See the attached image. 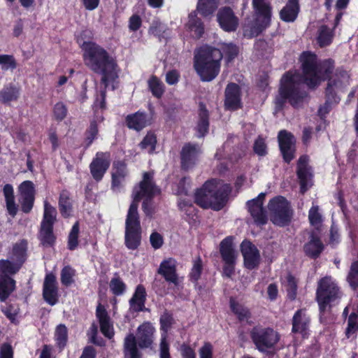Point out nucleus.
I'll list each match as a JSON object with an SVG mask.
<instances>
[{"label":"nucleus","instance_id":"1","mask_svg":"<svg viewBox=\"0 0 358 358\" xmlns=\"http://www.w3.org/2000/svg\"><path fill=\"white\" fill-rule=\"evenodd\" d=\"M92 38V32L85 29L81 31L77 42L83 51L85 64L92 72L101 76V83L106 87L111 86L112 90L118 87L119 66L115 57L96 42L86 41Z\"/></svg>","mask_w":358,"mask_h":358},{"label":"nucleus","instance_id":"2","mask_svg":"<svg viewBox=\"0 0 358 358\" xmlns=\"http://www.w3.org/2000/svg\"><path fill=\"white\" fill-rule=\"evenodd\" d=\"M160 189L156 186L152 172H145L142 180L133 189V200L125 220L124 245L128 250H136L141 245L142 227L138 214V203L143 198H154Z\"/></svg>","mask_w":358,"mask_h":358},{"label":"nucleus","instance_id":"3","mask_svg":"<svg viewBox=\"0 0 358 358\" xmlns=\"http://www.w3.org/2000/svg\"><path fill=\"white\" fill-rule=\"evenodd\" d=\"M303 83L310 90L317 88L322 82L333 80L332 73L335 61L325 59L317 62V55L310 51H303L299 57Z\"/></svg>","mask_w":358,"mask_h":358},{"label":"nucleus","instance_id":"4","mask_svg":"<svg viewBox=\"0 0 358 358\" xmlns=\"http://www.w3.org/2000/svg\"><path fill=\"white\" fill-rule=\"evenodd\" d=\"M231 192L229 184L219 186V180L212 178L206 180L194 193V203L203 209L222 210L227 204Z\"/></svg>","mask_w":358,"mask_h":358},{"label":"nucleus","instance_id":"5","mask_svg":"<svg viewBox=\"0 0 358 358\" xmlns=\"http://www.w3.org/2000/svg\"><path fill=\"white\" fill-rule=\"evenodd\" d=\"M221 61L222 55L218 48L205 45L194 53V68L202 81L210 82L218 76Z\"/></svg>","mask_w":358,"mask_h":358},{"label":"nucleus","instance_id":"6","mask_svg":"<svg viewBox=\"0 0 358 358\" xmlns=\"http://www.w3.org/2000/svg\"><path fill=\"white\" fill-rule=\"evenodd\" d=\"M310 98L308 92L296 80L295 76L291 71H287L280 80L276 105L283 108L289 103L294 108L301 107Z\"/></svg>","mask_w":358,"mask_h":358},{"label":"nucleus","instance_id":"7","mask_svg":"<svg viewBox=\"0 0 358 358\" xmlns=\"http://www.w3.org/2000/svg\"><path fill=\"white\" fill-rule=\"evenodd\" d=\"M155 329L150 322L141 324L136 331V336L129 334L124 340V358H142L138 350L151 348L154 339Z\"/></svg>","mask_w":358,"mask_h":358},{"label":"nucleus","instance_id":"8","mask_svg":"<svg viewBox=\"0 0 358 358\" xmlns=\"http://www.w3.org/2000/svg\"><path fill=\"white\" fill-rule=\"evenodd\" d=\"M343 293L338 282L331 276L321 278L317 282L315 292V301L317 303L320 314L325 313L327 310L338 305Z\"/></svg>","mask_w":358,"mask_h":358},{"label":"nucleus","instance_id":"9","mask_svg":"<svg viewBox=\"0 0 358 358\" xmlns=\"http://www.w3.org/2000/svg\"><path fill=\"white\" fill-rule=\"evenodd\" d=\"M255 348L262 353H273L280 339V335L271 327L255 326L250 332Z\"/></svg>","mask_w":358,"mask_h":358},{"label":"nucleus","instance_id":"10","mask_svg":"<svg viewBox=\"0 0 358 358\" xmlns=\"http://www.w3.org/2000/svg\"><path fill=\"white\" fill-rule=\"evenodd\" d=\"M268 209L272 223L280 227L288 226L293 218L294 211L290 202L282 196H276L269 200Z\"/></svg>","mask_w":358,"mask_h":358},{"label":"nucleus","instance_id":"11","mask_svg":"<svg viewBox=\"0 0 358 358\" xmlns=\"http://www.w3.org/2000/svg\"><path fill=\"white\" fill-rule=\"evenodd\" d=\"M252 6L257 15L255 28L257 32L260 33L271 24L272 8L264 0H252Z\"/></svg>","mask_w":358,"mask_h":358},{"label":"nucleus","instance_id":"12","mask_svg":"<svg viewBox=\"0 0 358 358\" xmlns=\"http://www.w3.org/2000/svg\"><path fill=\"white\" fill-rule=\"evenodd\" d=\"M278 141L284 162L290 164L295 158L296 154L294 136L287 130H280L278 134Z\"/></svg>","mask_w":358,"mask_h":358},{"label":"nucleus","instance_id":"13","mask_svg":"<svg viewBox=\"0 0 358 358\" xmlns=\"http://www.w3.org/2000/svg\"><path fill=\"white\" fill-rule=\"evenodd\" d=\"M265 196V193L262 192L256 198L249 200L246 203L248 212L257 226H264L268 222L266 210L264 208Z\"/></svg>","mask_w":358,"mask_h":358},{"label":"nucleus","instance_id":"14","mask_svg":"<svg viewBox=\"0 0 358 358\" xmlns=\"http://www.w3.org/2000/svg\"><path fill=\"white\" fill-rule=\"evenodd\" d=\"M153 117L144 110L138 111L127 115L124 118L125 126L131 130L137 132L141 131L145 128L152 125Z\"/></svg>","mask_w":358,"mask_h":358},{"label":"nucleus","instance_id":"15","mask_svg":"<svg viewBox=\"0 0 358 358\" xmlns=\"http://www.w3.org/2000/svg\"><path fill=\"white\" fill-rule=\"evenodd\" d=\"M217 22L220 27L226 32H234L238 27L239 19L229 6L220 8L217 13Z\"/></svg>","mask_w":358,"mask_h":358},{"label":"nucleus","instance_id":"16","mask_svg":"<svg viewBox=\"0 0 358 358\" xmlns=\"http://www.w3.org/2000/svg\"><path fill=\"white\" fill-rule=\"evenodd\" d=\"M20 195V203L21 210L29 213L34 204L36 189L34 184L31 180H24L19 185Z\"/></svg>","mask_w":358,"mask_h":358},{"label":"nucleus","instance_id":"17","mask_svg":"<svg viewBox=\"0 0 358 358\" xmlns=\"http://www.w3.org/2000/svg\"><path fill=\"white\" fill-rule=\"evenodd\" d=\"M244 266L248 270L257 268L260 264V254L257 248L250 241L244 240L241 244Z\"/></svg>","mask_w":358,"mask_h":358},{"label":"nucleus","instance_id":"18","mask_svg":"<svg viewBox=\"0 0 358 358\" xmlns=\"http://www.w3.org/2000/svg\"><path fill=\"white\" fill-rule=\"evenodd\" d=\"M310 321L306 309L297 310L292 320V333L299 334L303 339H307L310 336Z\"/></svg>","mask_w":358,"mask_h":358},{"label":"nucleus","instance_id":"19","mask_svg":"<svg viewBox=\"0 0 358 358\" xmlns=\"http://www.w3.org/2000/svg\"><path fill=\"white\" fill-rule=\"evenodd\" d=\"M241 89L235 83H229L224 91V107L227 110L235 111L243 108Z\"/></svg>","mask_w":358,"mask_h":358},{"label":"nucleus","instance_id":"20","mask_svg":"<svg viewBox=\"0 0 358 358\" xmlns=\"http://www.w3.org/2000/svg\"><path fill=\"white\" fill-rule=\"evenodd\" d=\"M43 298L50 306H55L59 301V289L55 274L50 273L45 275L43 284Z\"/></svg>","mask_w":358,"mask_h":358},{"label":"nucleus","instance_id":"21","mask_svg":"<svg viewBox=\"0 0 358 358\" xmlns=\"http://www.w3.org/2000/svg\"><path fill=\"white\" fill-rule=\"evenodd\" d=\"M110 164L109 152H97L96 157L90 164V173L96 181H101Z\"/></svg>","mask_w":358,"mask_h":358},{"label":"nucleus","instance_id":"22","mask_svg":"<svg viewBox=\"0 0 358 358\" xmlns=\"http://www.w3.org/2000/svg\"><path fill=\"white\" fill-rule=\"evenodd\" d=\"M199 152L200 149L197 144L185 143L180 151L181 169L187 171L193 168L196 164Z\"/></svg>","mask_w":358,"mask_h":358},{"label":"nucleus","instance_id":"23","mask_svg":"<svg viewBox=\"0 0 358 358\" xmlns=\"http://www.w3.org/2000/svg\"><path fill=\"white\" fill-rule=\"evenodd\" d=\"M311 166H309V156L302 155L296 163V176L299 180L300 192L304 194L308 190V178L313 176Z\"/></svg>","mask_w":358,"mask_h":358},{"label":"nucleus","instance_id":"24","mask_svg":"<svg viewBox=\"0 0 358 358\" xmlns=\"http://www.w3.org/2000/svg\"><path fill=\"white\" fill-rule=\"evenodd\" d=\"M157 273L162 275L166 282L173 284L176 287L179 285L177 262L174 258L169 257L164 259L159 264Z\"/></svg>","mask_w":358,"mask_h":358},{"label":"nucleus","instance_id":"25","mask_svg":"<svg viewBox=\"0 0 358 358\" xmlns=\"http://www.w3.org/2000/svg\"><path fill=\"white\" fill-rule=\"evenodd\" d=\"M113 169L110 188L114 192H120L128 175L127 164L121 160L114 162Z\"/></svg>","mask_w":358,"mask_h":358},{"label":"nucleus","instance_id":"26","mask_svg":"<svg viewBox=\"0 0 358 358\" xmlns=\"http://www.w3.org/2000/svg\"><path fill=\"white\" fill-rule=\"evenodd\" d=\"M324 249L320 236L314 231L309 235V240L303 245V250L306 256L310 259H317Z\"/></svg>","mask_w":358,"mask_h":358},{"label":"nucleus","instance_id":"27","mask_svg":"<svg viewBox=\"0 0 358 358\" xmlns=\"http://www.w3.org/2000/svg\"><path fill=\"white\" fill-rule=\"evenodd\" d=\"M147 292L143 285H138L131 298L129 301L130 310L134 313L145 312L148 310L145 308Z\"/></svg>","mask_w":358,"mask_h":358},{"label":"nucleus","instance_id":"28","mask_svg":"<svg viewBox=\"0 0 358 358\" xmlns=\"http://www.w3.org/2000/svg\"><path fill=\"white\" fill-rule=\"evenodd\" d=\"M96 316L99 322L101 332L105 337L112 338L114 336L113 324L106 309L100 303L96 306Z\"/></svg>","mask_w":358,"mask_h":358},{"label":"nucleus","instance_id":"29","mask_svg":"<svg viewBox=\"0 0 358 358\" xmlns=\"http://www.w3.org/2000/svg\"><path fill=\"white\" fill-rule=\"evenodd\" d=\"M300 12L299 0H288L285 6L280 10L279 15L285 22H294L298 17Z\"/></svg>","mask_w":358,"mask_h":358},{"label":"nucleus","instance_id":"30","mask_svg":"<svg viewBox=\"0 0 358 358\" xmlns=\"http://www.w3.org/2000/svg\"><path fill=\"white\" fill-rule=\"evenodd\" d=\"M37 238L40 245L44 248H54L57 243L54 227L40 226Z\"/></svg>","mask_w":358,"mask_h":358},{"label":"nucleus","instance_id":"31","mask_svg":"<svg viewBox=\"0 0 358 358\" xmlns=\"http://www.w3.org/2000/svg\"><path fill=\"white\" fill-rule=\"evenodd\" d=\"M199 120L196 124V130L198 133L197 137H204L209 131V112L206 105L200 102L199 105Z\"/></svg>","mask_w":358,"mask_h":358},{"label":"nucleus","instance_id":"32","mask_svg":"<svg viewBox=\"0 0 358 358\" xmlns=\"http://www.w3.org/2000/svg\"><path fill=\"white\" fill-rule=\"evenodd\" d=\"M21 89L14 83H8L0 90V102L8 105L11 102L17 101L20 96Z\"/></svg>","mask_w":358,"mask_h":358},{"label":"nucleus","instance_id":"33","mask_svg":"<svg viewBox=\"0 0 358 358\" xmlns=\"http://www.w3.org/2000/svg\"><path fill=\"white\" fill-rule=\"evenodd\" d=\"M229 307L231 311L236 315L240 322H246L247 324L252 323L250 320L252 317V313L250 309L244 305L236 301L234 298L229 299Z\"/></svg>","mask_w":358,"mask_h":358},{"label":"nucleus","instance_id":"34","mask_svg":"<svg viewBox=\"0 0 358 358\" xmlns=\"http://www.w3.org/2000/svg\"><path fill=\"white\" fill-rule=\"evenodd\" d=\"M220 253L223 262H236V255L233 236H227L220 242Z\"/></svg>","mask_w":358,"mask_h":358},{"label":"nucleus","instance_id":"35","mask_svg":"<svg viewBox=\"0 0 358 358\" xmlns=\"http://www.w3.org/2000/svg\"><path fill=\"white\" fill-rule=\"evenodd\" d=\"M104 117L103 115L97 116L96 120H90V125L85 131V148H88L97 139L99 136V123L103 122Z\"/></svg>","mask_w":358,"mask_h":358},{"label":"nucleus","instance_id":"36","mask_svg":"<svg viewBox=\"0 0 358 358\" xmlns=\"http://www.w3.org/2000/svg\"><path fill=\"white\" fill-rule=\"evenodd\" d=\"M58 207L61 215L64 218L71 216L73 210V203L71 193L67 189H62L59 194Z\"/></svg>","mask_w":358,"mask_h":358},{"label":"nucleus","instance_id":"37","mask_svg":"<svg viewBox=\"0 0 358 358\" xmlns=\"http://www.w3.org/2000/svg\"><path fill=\"white\" fill-rule=\"evenodd\" d=\"M218 50L222 55V59L224 58L228 65L231 63L239 55V47L233 43H224Z\"/></svg>","mask_w":358,"mask_h":358},{"label":"nucleus","instance_id":"38","mask_svg":"<svg viewBox=\"0 0 358 358\" xmlns=\"http://www.w3.org/2000/svg\"><path fill=\"white\" fill-rule=\"evenodd\" d=\"M15 280L10 276L0 275V301H5L15 289Z\"/></svg>","mask_w":358,"mask_h":358},{"label":"nucleus","instance_id":"39","mask_svg":"<svg viewBox=\"0 0 358 358\" xmlns=\"http://www.w3.org/2000/svg\"><path fill=\"white\" fill-rule=\"evenodd\" d=\"M57 215L56 208L45 201L43 215L40 226L54 227L57 221Z\"/></svg>","mask_w":358,"mask_h":358},{"label":"nucleus","instance_id":"40","mask_svg":"<svg viewBox=\"0 0 358 358\" xmlns=\"http://www.w3.org/2000/svg\"><path fill=\"white\" fill-rule=\"evenodd\" d=\"M188 29L194 32L195 37L199 38L204 33V26L201 20L197 17L195 11L189 15Z\"/></svg>","mask_w":358,"mask_h":358},{"label":"nucleus","instance_id":"41","mask_svg":"<svg viewBox=\"0 0 358 358\" xmlns=\"http://www.w3.org/2000/svg\"><path fill=\"white\" fill-rule=\"evenodd\" d=\"M148 87L152 96L161 99L165 92V85L155 75H152L148 80Z\"/></svg>","mask_w":358,"mask_h":358},{"label":"nucleus","instance_id":"42","mask_svg":"<svg viewBox=\"0 0 358 358\" xmlns=\"http://www.w3.org/2000/svg\"><path fill=\"white\" fill-rule=\"evenodd\" d=\"M27 243L25 240H22L20 243H15L13 247L12 253L15 257L16 263L22 266L27 260Z\"/></svg>","mask_w":358,"mask_h":358},{"label":"nucleus","instance_id":"43","mask_svg":"<svg viewBox=\"0 0 358 358\" xmlns=\"http://www.w3.org/2000/svg\"><path fill=\"white\" fill-rule=\"evenodd\" d=\"M218 7V0H199L197 10L203 17L212 15Z\"/></svg>","mask_w":358,"mask_h":358},{"label":"nucleus","instance_id":"44","mask_svg":"<svg viewBox=\"0 0 358 358\" xmlns=\"http://www.w3.org/2000/svg\"><path fill=\"white\" fill-rule=\"evenodd\" d=\"M192 263V267L188 274V278L190 282L196 285L203 272V261L200 256H197L193 259Z\"/></svg>","mask_w":358,"mask_h":358},{"label":"nucleus","instance_id":"45","mask_svg":"<svg viewBox=\"0 0 358 358\" xmlns=\"http://www.w3.org/2000/svg\"><path fill=\"white\" fill-rule=\"evenodd\" d=\"M22 266L15 262L8 259L0 260V275L12 277L20 270Z\"/></svg>","mask_w":358,"mask_h":358},{"label":"nucleus","instance_id":"46","mask_svg":"<svg viewBox=\"0 0 358 358\" xmlns=\"http://www.w3.org/2000/svg\"><path fill=\"white\" fill-rule=\"evenodd\" d=\"M110 290L114 296H122L127 290V285L119 276L117 273L114 274L109 282Z\"/></svg>","mask_w":358,"mask_h":358},{"label":"nucleus","instance_id":"47","mask_svg":"<svg viewBox=\"0 0 358 358\" xmlns=\"http://www.w3.org/2000/svg\"><path fill=\"white\" fill-rule=\"evenodd\" d=\"M76 271L70 265L64 266L60 273V281L63 286L69 287L75 282Z\"/></svg>","mask_w":358,"mask_h":358},{"label":"nucleus","instance_id":"48","mask_svg":"<svg viewBox=\"0 0 358 358\" xmlns=\"http://www.w3.org/2000/svg\"><path fill=\"white\" fill-rule=\"evenodd\" d=\"M338 81L337 79L327 82L324 91L325 101L331 103H338L340 101V97L338 96L335 88L337 87Z\"/></svg>","mask_w":358,"mask_h":358},{"label":"nucleus","instance_id":"49","mask_svg":"<svg viewBox=\"0 0 358 358\" xmlns=\"http://www.w3.org/2000/svg\"><path fill=\"white\" fill-rule=\"evenodd\" d=\"M55 340L60 350H63L66 347L68 342V329L64 324H60L56 327Z\"/></svg>","mask_w":358,"mask_h":358},{"label":"nucleus","instance_id":"50","mask_svg":"<svg viewBox=\"0 0 358 358\" xmlns=\"http://www.w3.org/2000/svg\"><path fill=\"white\" fill-rule=\"evenodd\" d=\"M346 281L352 290L358 289V259L351 263Z\"/></svg>","mask_w":358,"mask_h":358},{"label":"nucleus","instance_id":"51","mask_svg":"<svg viewBox=\"0 0 358 358\" xmlns=\"http://www.w3.org/2000/svg\"><path fill=\"white\" fill-rule=\"evenodd\" d=\"M286 280L285 288L287 298L291 301H294L297 295L298 280L291 273L287 274Z\"/></svg>","mask_w":358,"mask_h":358},{"label":"nucleus","instance_id":"52","mask_svg":"<svg viewBox=\"0 0 358 358\" xmlns=\"http://www.w3.org/2000/svg\"><path fill=\"white\" fill-rule=\"evenodd\" d=\"M333 33L326 25H322L320 30L317 36V43L320 48H324L329 45L332 43Z\"/></svg>","mask_w":358,"mask_h":358},{"label":"nucleus","instance_id":"53","mask_svg":"<svg viewBox=\"0 0 358 358\" xmlns=\"http://www.w3.org/2000/svg\"><path fill=\"white\" fill-rule=\"evenodd\" d=\"M103 87V89H101L99 94H97L92 105L94 114H97L99 109L102 111L106 109V89L108 87H106L104 85Z\"/></svg>","mask_w":358,"mask_h":358},{"label":"nucleus","instance_id":"54","mask_svg":"<svg viewBox=\"0 0 358 358\" xmlns=\"http://www.w3.org/2000/svg\"><path fill=\"white\" fill-rule=\"evenodd\" d=\"M53 118L57 122L63 121L67 116L68 108L62 101L57 102L52 108Z\"/></svg>","mask_w":358,"mask_h":358},{"label":"nucleus","instance_id":"55","mask_svg":"<svg viewBox=\"0 0 358 358\" xmlns=\"http://www.w3.org/2000/svg\"><path fill=\"white\" fill-rule=\"evenodd\" d=\"M79 224L76 222L72 227L68 236L67 248L69 250H74L78 245Z\"/></svg>","mask_w":358,"mask_h":358},{"label":"nucleus","instance_id":"56","mask_svg":"<svg viewBox=\"0 0 358 358\" xmlns=\"http://www.w3.org/2000/svg\"><path fill=\"white\" fill-rule=\"evenodd\" d=\"M0 66L3 71L15 70L17 64L15 57L13 55H0Z\"/></svg>","mask_w":358,"mask_h":358},{"label":"nucleus","instance_id":"57","mask_svg":"<svg viewBox=\"0 0 358 358\" xmlns=\"http://www.w3.org/2000/svg\"><path fill=\"white\" fill-rule=\"evenodd\" d=\"M157 143V136L154 132L150 131L143 137L139 145L141 149H146L148 148H150V152L152 153L155 151L156 148Z\"/></svg>","mask_w":358,"mask_h":358},{"label":"nucleus","instance_id":"58","mask_svg":"<svg viewBox=\"0 0 358 358\" xmlns=\"http://www.w3.org/2000/svg\"><path fill=\"white\" fill-rule=\"evenodd\" d=\"M318 206H313L308 211V220L310 225L317 228L322 222V215Z\"/></svg>","mask_w":358,"mask_h":358},{"label":"nucleus","instance_id":"59","mask_svg":"<svg viewBox=\"0 0 358 358\" xmlns=\"http://www.w3.org/2000/svg\"><path fill=\"white\" fill-rule=\"evenodd\" d=\"M174 323V318L173 314L165 310L164 313L161 315L159 319L160 329L164 332H167Z\"/></svg>","mask_w":358,"mask_h":358},{"label":"nucleus","instance_id":"60","mask_svg":"<svg viewBox=\"0 0 358 358\" xmlns=\"http://www.w3.org/2000/svg\"><path fill=\"white\" fill-rule=\"evenodd\" d=\"M358 331V322L357 317L355 313H352L348 320V327L345 330V335L347 338H350L352 334Z\"/></svg>","mask_w":358,"mask_h":358},{"label":"nucleus","instance_id":"61","mask_svg":"<svg viewBox=\"0 0 358 358\" xmlns=\"http://www.w3.org/2000/svg\"><path fill=\"white\" fill-rule=\"evenodd\" d=\"M253 151L259 157H264L267 155V146L265 140L262 136H258L255 141Z\"/></svg>","mask_w":358,"mask_h":358},{"label":"nucleus","instance_id":"62","mask_svg":"<svg viewBox=\"0 0 358 358\" xmlns=\"http://www.w3.org/2000/svg\"><path fill=\"white\" fill-rule=\"evenodd\" d=\"M154 198H145L142 203V210L146 217L152 218L155 214V207L153 206Z\"/></svg>","mask_w":358,"mask_h":358},{"label":"nucleus","instance_id":"63","mask_svg":"<svg viewBox=\"0 0 358 358\" xmlns=\"http://www.w3.org/2000/svg\"><path fill=\"white\" fill-rule=\"evenodd\" d=\"M150 242L155 250H158L162 247L164 244V238L159 233L154 231L150 234Z\"/></svg>","mask_w":358,"mask_h":358},{"label":"nucleus","instance_id":"64","mask_svg":"<svg viewBox=\"0 0 358 358\" xmlns=\"http://www.w3.org/2000/svg\"><path fill=\"white\" fill-rule=\"evenodd\" d=\"M14 351L9 343H3L0 346V358H13Z\"/></svg>","mask_w":358,"mask_h":358}]
</instances>
